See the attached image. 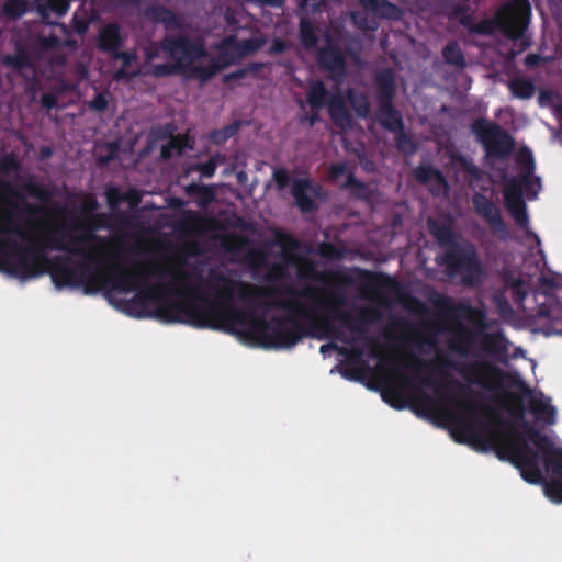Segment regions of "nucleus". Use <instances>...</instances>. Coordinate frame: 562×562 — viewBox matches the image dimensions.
Here are the masks:
<instances>
[{"mask_svg":"<svg viewBox=\"0 0 562 562\" xmlns=\"http://www.w3.org/2000/svg\"><path fill=\"white\" fill-rule=\"evenodd\" d=\"M61 234V229L44 231L32 241L33 247H60L82 254L88 268H77L69 262L50 265L38 249L18 250L1 262V268L21 280L47 271L57 286L82 285L89 292L106 291L110 300L119 304L135 302L140 307L135 316L155 311L166 322L231 331L244 342L262 348L293 346L299 339V317L315 327V335L329 336L330 318L340 314L339 297L324 285L308 288L303 294H291L282 302L291 319L262 323L227 303L235 293V285L229 281H221L215 299L211 300L190 288L180 267L124 268L116 262V246L95 238L89 227L76 228L67 240H57Z\"/></svg>","mask_w":562,"mask_h":562,"instance_id":"1","label":"nucleus"},{"mask_svg":"<svg viewBox=\"0 0 562 562\" xmlns=\"http://www.w3.org/2000/svg\"><path fill=\"white\" fill-rule=\"evenodd\" d=\"M411 373V368L391 360L381 362L372 376L394 406L415 405L446 423L460 440L480 449H496L501 458L516 465L525 481L542 483L546 497L562 503V447L557 440L521 426L518 420L504 425L498 415L456 400L420 395Z\"/></svg>","mask_w":562,"mask_h":562,"instance_id":"2","label":"nucleus"},{"mask_svg":"<svg viewBox=\"0 0 562 562\" xmlns=\"http://www.w3.org/2000/svg\"><path fill=\"white\" fill-rule=\"evenodd\" d=\"M262 44L261 37L249 40L245 36L244 32H239L235 37L224 41L218 52L220 60L213 63L199 45L191 44L184 40L167 41L157 50V54L148 53V61H151L155 56L173 60V64L170 66L153 65L151 68L156 75H166L173 68H179L188 75L206 79L221 68L255 52Z\"/></svg>","mask_w":562,"mask_h":562,"instance_id":"3","label":"nucleus"},{"mask_svg":"<svg viewBox=\"0 0 562 562\" xmlns=\"http://www.w3.org/2000/svg\"><path fill=\"white\" fill-rule=\"evenodd\" d=\"M521 159L524 160L526 172L520 181L513 179L507 182L505 188V201L516 222L520 225H525L527 223V213L521 196H536L541 184L531 173L532 164L530 154L528 151L524 153Z\"/></svg>","mask_w":562,"mask_h":562,"instance_id":"4","label":"nucleus"},{"mask_svg":"<svg viewBox=\"0 0 562 562\" xmlns=\"http://www.w3.org/2000/svg\"><path fill=\"white\" fill-rule=\"evenodd\" d=\"M530 7L525 0H514L501 9L497 14V24L509 37L516 38L525 31Z\"/></svg>","mask_w":562,"mask_h":562,"instance_id":"5","label":"nucleus"},{"mask_svg":"<svg viewBox=\"0 0 562 562\" xmlns=\"http://www.w3.org/2000/svg\"><path fill=\"white\" fill-rule=\"evenodd\" d=\"M474 132L484 144L488 155H504L512 147L509 136L491 122H476L474 124Z\"/></svg>","mask_w":562,"mask_h":562,"instance_id":"6","label":"nucleus"},{"mask_svg":"<svg viewBox=\"0 0 562 562\" xmlns=\"http://www.w3.org/2000/svg\"><path fill=\"white\" fill-rule=\"evenodd\" d=\"M531 412L535 418L544 424L552 425L555 422V409L551 405L550 398L542 394H533L529 400Z\"/></svg>","mask_w":562,"mask_h":562,"instance_id":"7","label":"nucleus"},{"mask_svg":"<svg viewBox=\"0 0 562 562\" xmlns=\"http://www.w3.org/2000/svg\"><path fill=\"white\" fill-rule=\"evenodd\" d=\"M474 205L476 211L481 213L495 229L501 228L502 222L498 211L485 196L476 195L474 198Z\"/></svg>","mask_w":562,"mask_h":562,"instance_id":"8","label":"nucleus"},{"mask_svg":"<svg viewBox=\"0 0 562 562\" xmlns=\"http://www.w3.org/2000/svg\"><path fill=\"white\" fill-rule=\"evenodd\" d=\"M292 191L297 205L303 211H308L312 207V189L310 187V183L305 180L296 181L292 187Z\"/></svg>","mask_w":562,"mask_h":562,"instance_id":"9","label":"nucleus"},{"mask_svg":"<svg viewBox=\"0 0 562 562\" xmlns=\"http://www.w3.org/2000/svg\"><path fill=\"white\" fill-rule=\"evenodd\" d=\"M498 403L502 411H506V413L513 416L514 418H520L521 400L519 396H517L513 392L505 393L498 400Z\"/></svg>","mask_w":562,"mask_h":562,"instance_id":"10","label":"nucleus"},{"mask_svg":"<svg viewBox=\"0 0 562 562\" xmlns=\"http://www.w3.org/2000/svg\"><path fill=\"white\" fill-rule=\"evenodd\" d=\"M476 381L488 389L501 387L502 376L498 371L491 367L482 368L481 372L475 378Z\"/></svg>","mask_w":562,"mask_h":562,"instance_id":"11","label":"nucleus"},{"mask_svg":"<svg viewBox=\"0 0 562 562\" xmlns=\"http://www.w3.org/2000/svg\"><path fill=\"white\" fill-rule=\"evenodd\" d=\"M116 61L123 67L116 77H130L138 74L136 58L133 54H121L116 57Z\"/></svg>","mask_w":562,"mask_h":562,"instance_id":"12","label":"nucleus"},{"mask_svg":"<svg viewBox=\"0 0 562 562\" xmlns=\"http://www.w3.org/2000/svg\"><path fill=\"white\" fill-rule=\"evenodd\" d=\"M509 89L514 97L519 99H528L533 92L535 88L531 82L525 79H514L509 83Z\"/></svg>","mask_w":562,"mask_h":562,"instance_id":"13","label":"nucleus"},{"mask_svg":"<svg viewBox=\"0 0 562 562\" xmlns=\"http://www.w3.org/2000/svg\"><path fill=\"white\" fill-rule=\"evenodd\" d=\"M121 40L119 29L116 26L110 25L104 27L100 33V45L103 48L111 49L114 48Z\"/></svg>","mask_w":562,"mask_h":562,"instance_id":"14","label":"nucleus"},{"mask_svg":"<svg viewBox=\"0 0 562 562\" xmlns=\"http://www.w3.org/2000/svg\"><path fill=\"white\" fill-rule=\"evenodd\" d=\"M333 348L338 349L340 353L345 356V358L341 359V362L350 364L353 368V370L359 374H367V371L363 368V366L359 363V353L356 350H345L342 348H338L336 345L333 346Z\"/></svg>","mask_w":562,"mask_h":562,"instance_id":"15","label":"nucleus"},{"mask_svg":"<svg viewBox=\"0 0 562 562\" xmlns=\"http://www.w3.org/2000/svg\"><path fill=\"white\" fill-rule=\"evenodd\" d=\"M187 145L188 140L186 137L171 138L168 144L161 148V156L169 158L173 151L181 153Z\"/></svg>","mask_w":562,"mask_h":562,"instance_id":"16","label":"nucleus"},{"mask_svg":"<svg viewBox=\"0 0 562 562\" xmlns=\"http://www.w3.org/2000/svg\"><path fill=\"white\" fill-rule=\"evenodd\" d=\"M380 121L391 130H396L401 126V121L395 111L392 109H384L379 114Z\"/></svg>","mask_w":562,"mask_h":562,"instance_id":"17","label":"nucleus"},{"mask_svg":"<svg viewBox=\"0 0 562 562\" xmlns=\"http://www.w3.org/2000/svg\"><path fill=\"white\" fill-rule=\"evenodd\" d=\"M329 111L335 121L341 125L345 124L346 103L338 99H334L330 101Z\"/></svg>","mask_w":562,"mask_h":562,"instance_id":"18","label":"nucleus"},{"mask_svg":"<svg viewBox=\"0 0 562 562\" xmlns=\"http://www.w3.org/2000/svg\"><path fill=\"white\" fill-rule=\"evenodd\" d=\"M325 97V90L322 83H314L308 93V101L313 106H318L323 103Z\"/></svg>","mask_w":562,"mask_h":562,"instance_id":"19","label":"nucleus"},{"mask_svg":"<svg viewBox=\"0 0 562 562\" xmlns=\"http://www.w3.org/2000/svg\"><path fill=\"white\" fill-rule=\"evenodd\" d=\"M348 102L356 110L359 115H364L368 112V104L366 99L360 94H351L348 98Z\"/></svg>","mask_w":562,"mask_h":562,"instance_id":"20","label":"nucleus"},{"mask_svg":"<svg viewBox=\"0 0 562 562\" xmlns=\"http://www.w3.org/2000/svg\"><path fill=\"white\" fill-rule=\"evenodd\" d=\"M301 37L305 46L310 47L314 45L313 26L310 23H301Z\"/></svg>","mask_w":562,"mask_h":562,"instance_id":"21","label":"nucleus"},{"mask_svg":"<svg viewBox=\"0 0 562 562\" xmlns=\"http://www.w3.org/2000/svg\"><path fill=\"white\" fill-rule=\"evenodd\" d=\"M290 265L294 267V269L300 276H308L312 271L311 265L304 260L291 258Z\"/></svg>","mask_w":562,"mask_h":562,"instance_id":"22","label":"nucleus"},{"mask_svg":"<svg viewBox=\"0 0 562 562\" xmlns=\"http://www.w3.org/2000/svg\"><path fill=\"white\" fill-rule=\"evenodd\" d=\"M417 177L423 180H427V181L434 180V181L438 182L439 184H441L442 188L446 187L445 182L442 181L441 176L435 170H430V169L429 170H420L417 172Z\"/></svg>","mask_w":562,"mask_h":562,"instance_id":"23","label":"nucleus"},{"mask_svg":"<svg viewBox=\"0 0 562 562\" xmlns=\"http://www.w3.org/2000/svg\"><path fill=\"white\" fill-rule=\"evenodd\" d=\"M5 10L8 13L12 15H21L25 11L24 4L18 2V1H11L8 2L5 5Z\"/></svg>","mask_w":562,"mask_h":562,"instance_id":"24","label":"nucleus"},{"mask_svg":"<svg viewBox=\"0 0 562 562\" xmlns=\"http://www.w3.org/2000/svg\"><path fill=\"white\" fill-rule=\"evenodd\" d=\"M445 56H446L447 60L452 64H459L462 60L461 54H460L459 49H457L456 47H448L445 50Z\"/></svg>","mask_w":562,"mask_h":562,"instance_id":"25","label":"nucleus"},{"mask_svg":"<svg viewBox=\"0 0 562 562\" xmlns=\"http://www.w3.org/2000/svg\"><path fill=\"white\" fill-rule=\"evenodd\" d=\"M49 7L58 14H64L68 10L66 0H49Z\"/></svg>","mask_w":562,"mask_h":562,"instance_id":"26","label":"nucleus"},{"mask_svg":"<svg viewBox=\"0 0 562 562\" xmlns=\"http://www.w3.org/2000/svg\"><path fill=\"white\" fill-rule=\"evenodd\" d=\"M273 179L280 188H283L288 182V175L284 170L278 169L273 172Z\"/></svg>","mask_w":562,"mask_h":562,"instance_id":"27","label":"nucleus"},{"mask_svg":"<svg viewBox=\"0 0 562 562\" xmlns=\"http://www.w3.org/2000/svg\"><path fill=\"white\" fill-rule=\"evenodd\" d=\"M218 159H212L209 164L201 167V171L206 177H211L214 173Z\"/></svg>","mask_w":562,"mask_h":562,"instance_id":"28","label":"nucleus"},{"mask_svg":"<svg viewBox=\"0 0 562 562\" xmlns=\"http://www.w3.org/2000/svg\"><path fill=\"white\" fill-rule=\"evenodd\" d=\"M5 63L8 65H11V66L16 67V68H21L24 65V60L21 57H16V56H8V57H5Z\"/></svg>","mask_w":562,"mask_h":562,"instance_id":"29","label":"nucleus"},{"mask_svg":"<svg viewBox=\"0 0 562 562\" xmlns=\"http://www.w3.org/2000/svg\"><path fill=\"white\" fill-rule=\"evenodd\" d=\"M106 105V99L103 95H98L92 102V108L95 110H103Z\"/></svg>","mask_w":562,"mask_h":562,"instance_id":"30","label":"nucleus"},{"mask_svg":"<svg viewBox=\"0 0 562 562\" xmlns=\"http://www.w3.org/2000/svg\"><path fill=\"white\" fill-rule=\"evenodd\" d=\"M347 170H346V166L345 165H335L331 167V175L333 177H338L342 173H345Z\"/></svg>","mask_w":562,"mask_h":562,"instance_id":"31","label":"nucleus"},{"mask_svg":"<svg viewBox=\"0 0 562 562\" xmlns=\"http://www.w3.org/2000/svg\"><path fill=\"white\" fill-rule=\"evenodd\" d=\"M43 104H44L45 106H47V108H52V106L55 104V101H54V99H53L52 97H49V95H45V97L43 98Z\"/></svg>","mask_w":562,"mask_h":562,"instance_id":"32","label":"nucleus"},{"mask_svg":"<svg viewBox=\"0 0 562 562\" xmlns=\"http://www.w3.org/2000/svg\"><path fill=\"white\" fill-rule=\"evenodd\" d=\"M257 1L262 4H271V5H280L282 3V0H257Z\"/></svg>","mask_w":562,"mask_h":562,"instance_id":"33","label":"nucleus"},{"mask_svg":"<svg viewBox=\"0 0 562 562\" xmlns=\"http://www.w3.org/2000/svg\"><path fill=\"white\" fill-rule=\"evenodd\" d=\"M551 97V94L547 93V92H543L540 94L539 97V101L541 104H546L547 100H549Z\"/></svg>","mask_w":562,"mask_h":562,"instance_id":"34","label":"nucleus"},{"mask_svg":"<svg viewBox=\"0 0 562 562\" xmlns=\"http://www.w3.org/2000/svg\"><path fill=\"white\" fill-rule=\"evenodd\" d=\"M536 60H537V58H536L535 56H528V57L526 58V63H527L528 65H533V64H536Z\"/></svg>","mask_w":562,"mask_h":562,"instance_id":"35","label":"nucleus"},{"mask_svg":"<svg viewBox=\"0 0 562 562\" xmlns=\"http://www.w3.org/2000/svg\"><path fill=\"white\" fill-rule=\"evenodd\" d=\"M385 282H386V285H387V286H390V288H394V286H395V282H394V280H392V279H390V278H387V279L385 280Z\"/></svg>","mask_w":562,"mask_h":562,"instance_id":"36","label":"nucleus"},{"mask_svg":"<svg viewBox=\"0 0 562 562\" xmlns=\"http://www.w3.org/2000/svg\"><path fill=\"white\" fill-rule=\"evenodd\" d=\"M400 147L404 150H408V147L406 146V143L404 139H401L398 143Z\"/></svg>","mask_w":562,"mask_h":562,"instance_id":"37","label":"nucleus"},{"mask_svg":"<svg viewBox=\"0 0 562 562\" xmlns=\"http://www.w3.org/2000/svg\"><path fill=\"white\" fill-rule=\"evenodd\" d=\"M276 52H281L283 49V45L281 43H277L273 47Z\"/></svg>","mask_w":562,"mask_h":562,"instance_id":"38","label":"nucleus"},{"mask_svg":"<svg viewBox=\"0 0 562 562\" xmlns=\"http://www.w3.org/2000/svg\"><path fill=\"white\" fill-rule=\"evenodd\" d=\"M331 348V346H322L321 352H326L327 349Z\"/></svg>","mask_w":562,"mask_h":562,"instance_id":"39","label":"nucleus"},{"mask_svg":"<svg viewBox=\"0 0 562 562\" xmlns=\"http://www.w3.org/2000/svg\"><path fill=\"white\" fill-rule=\"evenodd\" d=\"M321 59H322V61L326 63V53H323V54L321 55Z\"/></svg>","mask_w":562,"mask_h":562,"instance_id":"40","label":"nucleus"}]
</instances>
